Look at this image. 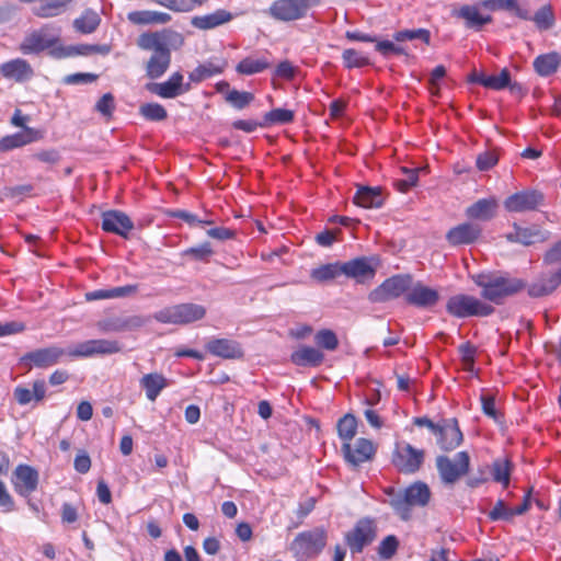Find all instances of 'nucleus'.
<instances>
[{
  "instance_id": "8fccbe9b",
  "label": "nucleus",
  "mask_w": 561,
  "mask_h": 561,
  "mask_svg": "<svg viewBox=\"0 0 561 561\" xmlns=\"http://www.w3.org/2000/svg\"><path fill=\"white\" fill-rule=\"evenodd\" d=\"M533 21L539 30L546 31L554 25V13L550 4L541 7L533 16Z\"/></svg>"
},
{
  "instance_id": "ddd939ff",
  "label": "nucleus",
  "mask_w": 561,
  "mask_h": 561,
  "mask_svg": "<svg viewBox=\"0 0 561 561\" xmlns=\"http://www.w3.org/2000/svg\"><path fill=\"white\" fill-rule=\"evenodd\" d=\"M122 346L114 340H89L80 342L68 350L70 357H92L95 355H111L121 352Z\"/></svg>"
},
{
  "instance_id": "b1692460",
  "label": "nucleus",
  "mask_w": 561,
  "mask_h": 561,
  "mask_svg": "<svg viewBox=\"0 0 561 561\" xmlns=\"http://www.w3.org/2000/svg\"><path fill=\"white\" fill-rule=\"evenodd\" d=\"M469 80L473 83H479L486 89L495 91H500L505 88H510L512 91L516 88L519 89L518 84H511V73L506 68L502 69L499 75H485L483 72H474L470 76Z\"/></svg>"
},
{
  "instance_id": "6ab92c4d",
  "label": "nucleus",
  "mask_w": 561,
  "mask_h": 561,
  "mask_svg": "<svg viewBox=\"0 0 561 561\" xmlns=\"http://www.w3.org/2000/svg\"><path fill=\"white\" fill-rule=\"evenodd\" d=\"M184 77L181 72H173L164 82L153 83L148 89L162 99H174L191 90L190 83L183 82Z\"/></svg>"
},
{
  "instance_id": "f257e3e1",
  "label": "nucleus",
  "mask_w": 561,
  "mask_h": 561,
  "mask_svg": "<svg viewBox=\"0 0 561 561\" xmlns=\"http://www.w3.org/2000/svg\"><path fill=\"white\" fill-rule=\"evenodd\" d=\"M472 279L481 290V296L496 305H501L507 297L514 296L526 288L527 284L522 278L510 275L480 273Z\"/></svg>"
},
{
  "instance_id": "6e6552de",
  "label": "nucleus",
  "mask_w": 561,
  "mask_h": 561,
  "mask_svg": "<svg viewBox=\"0 0 561 561\" xmlns=\"http://www.w3.org/2000/svg\"><path fill=\"white\" fill-rule=\"evenodd\" d=\"M321 0H276L268 10L272 18L283 22L301 20L310 9L318 7Z\"/></svg>"
},
{
  "instance_id": "20e7f679",
  "label": "nucleus",
  "mask_w": 561,
  "mask_h": 561,
  "mask_svg": "<svg viewBox=\"0 0 561 561\" xmlns=\"http://www.w3.org/2000/svg\"><path fill=\"white\" fill-rule=\"evenodd\" d=\"M206 316V308L197 304H179L157 311L152 318L164 324L185 325L202 320Z\"/></svg>"
},
{
  "instance_id": "37998d69",
  "label": "nucleus",
  "mask_w": 561,
  "mask_h": 561,
  "mask_svg": "<svg viewBox=\"0 0 561 561\" xmlns=\"http://www.w3.org/2000/svg\"><path fill=\"white\" fill-rule=\"evenodd\" d=\"M71 1L72 0H45L34 8L33 12L38 18H54L62 13Z\"/></svg>"
},
{
  "instance_id": "7ed1b4c3",
  "label": "nucleus",
  "mask_w": 561,
  "mask_h": 561,
  "mask_svg": "<svg viewBox=\"0 0 561 561\" xmlns=\"http://www.w3.org/2000/svg\"><path fill=\"white\" fill-rule=\"evenodd\" d=\"M60 27L55 24H46L38 30L30 32L20 44V50L24 55L38 54L50 49L49 54L57 49L60 41Z\"/></svg>"
},
{
  "instance_id": "3c124183",
  "label": "nucleus",
  "mask_w": 561,
  "mask_h": 561,
  "mask_svg": "<svg viewBox=\"0 0 561 561\" xmlns=\"http://www.w3.org/2000/svg\"><path fill=\"white\" fill-rule=\"evenodd\" d=\"M92 54H93L92 45L80 44L77 46H68V47L59 46L57 49H55L53 51V57L60 59V58H67V57L77 56V55L89 56Z\"/></svg>"
},
{
  "instance_id": "f704fd0d",
  "label": "nucleus",
  "mask_w": 561,
  "mask_h": 561,
  "mask_svg": "<svg viewBox=\"0 0 561 561\" xmlns=\"http://www.w3.org/2000/svg\"><path fill=\"white\" fill-rule=\"evenodd\" d=\"M14 399L20 405H26L32 400L41 402L46 397V383L44 380H35L32 385V390L23 386H18L13 391Z\"/></svg>"
},
{
  "instance_id": "4c0bfd02",
  "label": "nucleus",
  "mask_w": 561,
  "mask_h": 561,
  "mask_svg": "<svg viewBox=\"0 0 561 561\" xmlns=\"http://www.w3.org/2000/svg\"><path fill=\"white\" fill-rule=\"evenodd\" d=\"M507 239L512 242L531 245L545 241L546 234L536 226L523 228L514 225V231L507 234Z\"/></svg>"
},
{
  "instance_id": "0eeeda50",
  "label": "nucleus",
  "mask_w": 561,
  "mask_h": 561,
  "mask_svg": "<svg viewBox=\"0 0 561 561\" xmlns=\"http://www.w3.org/2000/svg\"><path fill=\"white\" fill-rule=\"evenodd\" d=\"M446 310L453 317L469 318L490 316L494 308L473 296L458 294L447 300Z\"/></svg>"
},
{
  "instance_id": "09e8293b",
  "label": "nucleus",
  "mask_w": 561,
  "mask_h": 561,
  "mask_svg": "<svg viewBox=\"0 0 561 561\" xmlns=\"http://www.w3.org/2000/svg\"><path fill=\"white\" fill-rule=\"evenodd\" d=\"M357 431V421L353 414H346L337 422V433L344 443H350Z\"/></svg>"
},
{
  "instance_id": "2f4dec72",
  "label": "nucleus",
  "mask_w": 561,
  "mask_h": 561,
  "mask_svg": "<svg viewBox=\"0 0 561 561\" xmlns=\"http://www.w3.org/2000/svg\"><path fill=\"white\" fill-rule=\"evenodd\" d=\"M529 507V494H526L523 503L514 508L506 506L504 501L499 500L488 515L491 520H511L514 516L526 513Z\"/></svg>"
},
{
  "instance_id": "338daca9",
  "label": "nucleus",
  "mask_w": 561,
  "mask_h": 561,
  "mask_svg": "<svg viewBox=\"0 0 561 561\" xmlns=\"http://www.w3.org/2000/svg\"><path fill=\"white\" fill-rule=\"evenodd\" d=\"M497 156L492 151H485L478 156L477 168L480 171H488L497 163Z\"/></svg>"
},
{
  "instance_id": "f3484780",
  "label": "nucleus",
  "mask_w": 561,
  "mask_h": 561,
  "mask_svg": "<svg viewBox=\"0 0 561 561\" xmlns=\"http://www.w3.org/2000/svg\"><path fill=\"white\" fill-rule=\"evenodd\" d=\"M439 298L438 290L424 285L422 282L414 283L413 280L408 295H405L407 304L422 309L435 307Z\"/></svg>"
},
{
  "instance_id": "412c9836",
  "label": "nucleus",
  "mask_w": 561,
  "mask_h": 561,
  "mask_svg": "<svg viewBox=\"0 0 561 561\" xmlns=\"http://www.w3.org/2000/svg\"><path fill=\"white\" fill-rule=\"evenodd\" d=\"M542 202V195L537 191H523L508 196L504 206L512 213L534 210Z\"/></svg>"
},
{
  "instance_id": "de8ad7c7",
  "label": "nucleus",
  "mask_w": 561,
  "mask_h": 561,
  "mask_svg": "<svg viewBox=\"0 0 561 561\" xmlns=\"http://www.w3.org/2000/svg\"><path fill=\"white\" fill-rule=\"evenodd\" d=\"M340 274H342V265L339 263H330L313 268L310 276L319 283H323L334 279Z\"/></svg>"
},
{
  "instance_id": "f8f14e48",
  "label": "nucleus",
  "mask_w": 561,
  "mask_h": 561,
  "mask_svg": "<svg viewBox=\"0 0 561 561\" xmlns=\"http://www.w3.org/2000/svg\"><path fill=\"white\" fill-rule=\"evenodd\" d=\"M436 467L442 481L445 484H454L462 476L467 474L470 467V457L467 451H459L454 459L447 456L436 458Z\"/></svg>"
},
{
  "instance_id": "4d7b16f0",
  "label": "nucleus",
  "mask_w": 561,
  "mask_h": 561,
  "mask_svg": "<svg viewBox=\"0 0 561 561\" xmlns=\"http://www.w3.org/2000/svg\"><path fill=\"white\" fill-rule=\"evenodd\" d=\"M139 113L148 121L160 122L167 118L165 108L159 103H146L139 108Z\"/></svg>"
},
{
  "instance_id": "603ef678",
  "label": "nucleus",
  "mask_w": 561,
  "mask_h": 561,
  "mask_svg": "<svg viewBox=\"0 0 561 561\" xmlns=\"http://www.w3.org/2000/svg\"><path fill=\"white\" fill-rule=\"evenodd\" d=\"M344 66L348 69L362 68L370 64L367 56L353 48H347L342 54Z\"/></svg>"
},
{
  "instance_id": "13d9d810",
  "label": "nucleus",
  "mask_w": 561,
  "mask_h": 561,
  "mask_svg": "<svg viewBox=\"0 0 561 561\" xmlns=\"http://www.w3.org/2000/svg\"><path fill=\"white\" fill-rule=\"evenodd\" d=\"M253 99V94L247 91L231 90L226 94V101L238 110L247 107Z\"/></svg>"
},
{
  "instance_id": "4be33fe9",
  "label": "nucleus",
  "mask_w": 561,
  "mask_h": 561,
  "mask_svg": "<svg viewBox=\"0 0 561 561\" xmlns=\"http://www.w3.org/2000/svg\"><path fill=\"white\" fill-rule=\"evenodd\" d=\"M482 233L480 225L474 222H462L453 227L446 233V240L449 244L462 245L476 242Z\"/></svg>"
},
{
  "instance_id": "c9c22d12",
  "label": "nucleus",
  "mask_w": 561,
  "mask_h": 561,
  "mask_svg": "<svg viewBox=\"0 0 561 561\" xmlns=\"http://www.w3.org/2000/svg\"><path fill=\"white\" fill-rule=\"evenodd\" d=\"M127 19L136 25H162L169 23L172 18L165 12L139 10L129 12Z\"/></svg>"
},
{
  "instance_id": "a878e982",
  "label": "nucleus",
  "mask_w": 561,
  "mask_h": 561,
  "mask_svg": "<svg viewBox=\"0 0 561 561\" xmlns=\"http://www.w3.org/2000/svg\"><path fill=\"white\" fill-rule=\"evenodd\" d=\"M206 350L214 356L225 359H237L243 357V350L239 342L230 339H211L206 345Z\"/></svg>"
},
{
  "instance_id": "5701e85b",
  "label": "nucleus",
  "mask_w": 561,
  "mask_h": 561,
  "mask_svg": "<svg viewBox=\"0 0 561 561\" xmlns=\"http://www.w3.org/2000/svg\"><path fill=\"white\" fill-rule=\"evenodd\" d=\"M342 449L346 461L353 466L368 461L375 454L373 443L366 438H358L353 445L344 443Z\"/></svg>"
},
{
  "instance_id": "72a5a7b5",
  "label": "nucleus",
  "mask_w": 561,
  "mask_h": 561,
  "mask_svg": "<svg viewBox=\"0 0 561 561\" xmlns=\"http://www.w3.org/2000/svg\"><path fill=\"white\" fill-rule=\"evenodd\" d=\"M497 207L499 204L494 197L482 198L469 206L466 215L470 219L488 221L495 216Z\"/></svg>"
},
{
  "instance_id": "0e129e2a",
  "label": "nucleus",
  "mask_w": 561,
  "mask_h": 561,
  "mask_svg": "<svg viewBox=\"0 0 561 561\" xmlns=\"http://www.w3.org/2000/svg\"><path fill=\"white\" fill-rule=\"evenodd\" d=\"M184 253L186 255H191L193 259L197 261H207L208 257L213 255L214 251L211 249L210 243L205 242L197 247L187 249Z\"/></svg>"
},
{
  "instance_id": "a211bd4d",
  "label": "nucleus",
  "mask_w": 561,
  "mask_h": 561,
  "mask_svg": "<svg viewBox=\"0 0 561 561\" xmlns=\"http://www.w3.org/2000/svg\"><path fill=\"white\" fill-rule=\"evenodd\" d=\"M38 481L39 474L35 468L28 465L16 466L12 477V484L19 495L30 496L37 489Z\"/></svg>"
},
{
  "instance_id": "e2e57ef3",
  "label": "nucleus",
  "mask_w": 561,
  "mask_h": 561,
  "mask_svg": "<svg viewBox=\"0 0 561 561\" xmlns=\"http://www.w3.org/2000/svg\"><path fill=\"white\" fill-rule=\"evenodd\" d=\"M375 43L376 50L385 58H389L391 55H407L404 47L396 45L390 41H377Z\"/></svg>"
},
{
  "instance_id": "bf43d9fd",
  "label": "nucleus",
  "mask_w": 561,
  "mask_h": 561,
  "mask_svg": "<svg viewBox=\"0 0 561 561\" xmlns=\"http://www.w3.org/2000/svg\"><path fill=\"white\" fill-rule=\"evenodd\" d=\"M402 171L404 173V178L403 179H397L394 181V186L401 193H405L410 188H412L413 186L416 185L417 180H419V175H417V170L416 169L409 170V169L402 168Z\"/></svg>"
},
{
  "instance_id": "49530a36",
  "label": "nucleus",
  "mask_w": 561,
  "mask_h": 561,
  "mask_svg": "<svg viewBox=\"0 0 561 561\" xmlns=\"http://www.w3.org/2000/svg\"><path fill=\"white\" fill-rule=\"evenodd\" d=\"M492 478L495 482L501 483L504 488L510 485L511 481V462L505 458L495 459L491 467Z\"/></svg>"
},
{
  "instance_id": "393cba45",
  "label": "nucleus",
  "mask_w": 561,
  "mask_h": 561,
  "mask_svg": "<svg viewBox=\"0 0 561 561\" xmlns=\"http://www.w3.org/2000/svg\"><path fill=\"white\" fill-rule=\"evenodd\" d=\"M0 73L5 79L25 82L33 78L34 70L27 60L15 58L1 64Z\"/></svg>"
},
{
  "instance_id": "c756f323",
  "label": "nucleus",
  "mask_w": 561,
  "mask_h": 561,
  "mask_svg": "<svg viewBox=\"0 0 561 561\" xmlns=\"http://www.w3.org/2000/svg\"><path fill=\"white\" fill-rule=\"evenodd\" d=\"M232 14L224 9H218L205 15H196L191 20L192 26L198 30H211L224 25L232 20Z\"/></svg>"
},
{
  "instance_id": "7c9ffc66",
  "label": "nucleus",
  "mask_w": 561,
  "mask_h": 561,
  "mask_svg": "<svg viewBox=\"0 0 561 561\" xmlns=\"http://www.w3.org/2000/svg\"><path fill=\"white\" fill-rule=\"evenodd\" d=\"M561 284V273H548L528 286V295L533 298L550 295Z\"/></svg>"
},
{
  "instance_id": "c85d7f7f",
  "label": "nucleus",
  "mask_w": 561,
  "mask_h": 561,
  "mask_svg": "<svg viewBox=\"0 0 561 561\" xmlns=\"http://www.w3.org/2000/svg\"><path fill=\"white\" fill-rule=\"evenodd\" d=\"M436 435H438L439 447L446 451L457 448L462 442V433L456 420L439 426Z\"/></svg>"
},
{
  "instance_id": "052dcab7",
  "label": "nucleus",
  "mask_w": 561,
  "mask_h": 561,
  "mask_svg": "<svg viewBox=\"0 0 561 561\" xmlns=\"http://www.w3.org/2000/svg\"><path fill=\"white\" fill-rule=\"evenodd\" d=\"M399 547V541L396 536L389 535L380 542L378 547V554L381 559H391Z\"/></svg>"
},
{
  "instance_id": "864d4df0",
  "label": "nucleus",
  "mask_w": 561,
  "mask_h": 561,
  "mask_svg": "<svg viewBox=\"0 0 561 561\" xmlns=\"http://www.w3.org/2000/svg\"><path fill=\"white\" fill-rule=\"evenodd\" d=\"M431 34L430 31L425 28H415V30H402L398 31L393 34V39L396 42H405V41H414L421 39L425 44H430Z\"/></svg>"
},
{
  "instance_id": "1a4fd4ad",
  "label": "nucleus",
  "mask_w": 561,
  "mask_h": 561,
  "mask_svg": "<svg viewBox=\"0 0 561 561\" xmlns=\"http://www.w3.org/2000/svg\"><path fill=\"white\" fill-rule=\"evenodd\" d=\"M377 524L375 519L364 517L358 519L354 527L344 535V540L352 554L362 553L365 547L375 541Z\"/></svg>"
},
{
  "instance_id": "a19ab883",
  "label": "nucleus",
  "mask_w": 561,
  "mask_h": 561,
  "mask_svg": "<svg viewBox=\"0 0 561 561\" xmlns=\"http://www.w3.org/2000/svg\"><path fill=\"white\" fill-rule=\"evenodd\" d=\"M354 203L364 208H379L383 204L380 188L359 187L354 196Z\"/></svg>"
},
{
  "instance_id": "680f3d73",
  "label": "nucleus",
  "mask_w": 561,
  "mask_h": 561,
  "mask_svg": "<svg viewBox=\"0 0 561 561\" xmlns=\"http://www.w3.org/2000/svg\"><path fill=\"white\" fill-rule=\"evenodd\" d=\"M115 110V99L112 93H105L95 104V111L110 119Z\"/></svg>"
},
{
  "instance_id": "39448f33",
  "label": "nucleus",
  "mask_w": 561,
  "mask_h": 561,
  "mask_svg": "<svg viewBox=\"0 0 561 561\" xmlns=\"http://www.w3.org/2000/svg\"><path fill=\"white\" fill-rule=\"evenodd\" d=\"M137 45L144 50H153V53L171 51L180 49L184 45V36L174 30L163 28L141 34L137 39Z\"/></svg>"
},
{
  "instance_id": "ea45409f",
  "label": "nucleus",
  "mask_w": 561,
  "mask_h": 561,
  "mask_svg": "<svg viewBox=\"0 0 561 561\" xmlns=\"http://www.w3.org/2000/svg\"><path fill=\"white\" fill-rule=\"evenodd\" d=\"M561 64V56L551 51L542 54L534 59V69L540 77H549L553 75Z\"/></svg>"
},
{
  "instance_id": "bb28decb",
  "label": "nucleus",
  "mask_w": 561,
  "mask_h": 561,
  "mask_svg": "<svg viewBox=\"0 0 561 561\" xmlns=\"http://www.w3.org/2000/svg\"><path fill=\"white\" fill-rule=\"evenodd\" d=\"M228 67V61L224 58H210L198 65L188 73V79L193 83L203 82L209 78L220 75Z\"/></svg>"
},
{
  "instance_id": "2eb2a0df",
  "label": "nucleus",
  "mask_w": 561,
  "mask_h": 561,
  "mask_svg": "<svg viewBox=\"0 0 561 561\" xmlns=\"http://www.w3.org/2000/svg\"><path fill=\"white\" fill-rule=\"evenodd\" d=\"M65 356H68V350L53 345L26 353L22 356L21 362L28 365L30 368L45 369L60 363Z\"/></svg>"
},
{
  "instance_id": "9d476101",
  "label": "nucleus",
  "mask_w": 561,
  "mask_h": 561,
  "mask_svg": "<svg viewBox=\"0 0 561 561\" xmlns=\"http://www.w3.org/2000/svg\"><path fill=\"white\" fill-rule=\"evenodd\" d=\"M425 459V451L404 440L397 442L392 453V465L402 473L417 472Z\"/></svg>"
},
{
  "instance_id": "58836bf2",
  "label": "nucleus",
  "mask_w": 561,
  "mask_h": 561,
  "mask_svg": "<svg viewBox=\"0 0 561 561\" xmlns=\"http://www.w3.org/2000/svg\"><path fill=\"white\" fill-rule=\"evenodd\" d=\"M171 64V51L153 53L146 65V75L150 79L162 77Z\"/></svg>"
},
{
  "instance_id": "6e6d98bb",
  "label": "nucleus",
  "mask_w": 561,
  "mask_h": 561,
  "mask_svg": "<svg viewBox=\"0 0 561 561\" xmlns=\"http://www.w3.org/2000/svg\"><path fill=\"white\" fill-rule=\"evenodd\" d=\"M314 342L318 346L327 351H335L339 346L336 334L330 329H322L314 335Z\"/></svg>"
},
{
  "instance_id": "423d86ee",
  "label": "nucleus",
  "mask_w": 561,
  "mask_h": 561,
  "mask_svg": "<svg viewBox=\"0 0 561 561\" xmlns=\"http://www.w3.org/2000/svg\"><path fill=\"white\" fill-rule=\"evenodd\" d=\"M327 545V533L323 528H316L300 533L290 545V550L298 560H308L317 557Z\"/></svg>"
},
{
  "instance_id": "69168bd1",
  "label": "nucleus",
  "mask_w": 561,
  "mask_h": 561,
  "mask_svg": "<svg viewBox=\"0 0 561 561\" xmlns=\"http://www.w3.org/2000/svg\"><path fill=\"white\" fill-rule=\"evenodd\" d=\"M122 319H123L124 331L136 330L138 328L144 327L145 324H147L150 321L149 317H144V316H139V314L123 317Z\"/></svg>"
},
{
  "instance_id": "f03ea898",
  "label": "nucleus",
  "mask_w": 561,
  "mask_h": 561,
  "mask_svg": "<svg viewBox=\"0 0 561 561\" xmlns=\"http://www.w3.org/2000/svg\"><path fill=\"white\" fill-rule=\"evenodd\" d=\"M385 493L389 496V505L403 520L411 518L412 507L426 506L432 496L428 485L422 481H416L402 491L388 488Z\"/></svg>"
},
{
  "instance_id": "4468645a",
  "label": "nucleus",
  "mask_w": 561,
  "mask_h": 561,
  "mask_svg": "<svg viewBox=\"0 0 561 561\" xmlns=\"http://www.w3.org/2000/svg\"><path fill=\"white\" fill-rule=\"evenodd\" d=\"M378 260L374 256H360L342 263V274L359 284L371 280L377 272Z\"/></svg>"
},
{
  "instance_id": "cd10ccee",
  "label": "nucleus",
  "mask_w": 561,
  "mask_h": 561,
  "mask_svg": "<svg viewBox=\"0 0 561 561\" xmlns=\"http://www.w3.org/2000/svg\"><path fill=\"white\" fill-rule=\"evenodd\" d=\"M44 137L41 130L32 127H25L23 131L4 136L0 139V151H9L15 148L23 147L34 141L41 140Z\"/></svg>"
},
{
  "instance_id": "9b49d317",
  "label": "nucleus",
  "mask_w": 561,
  "mask_h": 561,
  "mask_svg": "<svg viewBox=\"0 0 561 561\" xmlns=\"http://www.w3.org/2000/svg\"><path fill=\"white\" fill-rule=\"evenodd\" d=\"M412 276L409 274H399L385 279L378 287L368 295L370 302H386L402 295H408L412 285Z\"/></svg>"
},
{
  "instance_id": "dca6fc26",
  "label": "nucleus",
  "mask_w": 561,
  "mask_h": 561,
  "mask_svg": "<svg viewBox=\"0 0 561 561\" xmlns=\"http://www.w3.org/2000/svg\"><path fill=\"white\" fill-rule=\"evenodd\" d=\"M101 227L105 232L128 239L135 226L127 214L122 210H107L102 214Z\"/></svg>"
},
{
  "instance_id": "79ce46f5",
  "label": "nucleus",
  "mask_w": 561,
  "mask_h": 561,
  "mask_svg": "<svg viewBox=\"0 0 561 561\" xmlns=\"http://www.w3.org/2000/svg\"><path fill=\"white\" fill-rule=\"evenodd\" d=\"M138 291V285H125L110 289H98L85 295L88 300L113 299L128 297Z\"/></svg>"
},
{
  "instance_id": "473e14b6",
  "label": "nucleus",
  "mask_w": 561,
  "mask_h": 561,
  "mask_svg": "<svg viewBox=\"0 0 561 561\" xmlns=\"http://www.w3.org/2000/svg\"><path fill=\"white\" fill-rule=\"evenodd\" d=\"M139 386L145 391L147 399L154 402L162 390L169 386V380L162 374L150 373L140 378Z\"/></svg>"
},
{
  "instance_id": "774afa93",
  "label": "nucleus",
  "mask_w": 561,
  "mask_h": 561,
  "mask_svg": "<svg viewBox=\"0 0 561 561\" xmlns=\"http://www.w3.org/2000/svg\"><path fill=\"white\" fill-rule=\"evenodd\" d=\"M482 410L485 415L493 419L494 421H500V414L495 408V400L492 396L482 394L481 396Z\"/></svg>"
},
{
  "instance_id": "c03bdc74",
  "label": "nucleus",
  "mask_w": 561,
  "mask_h": 561,
  "mask_svg": "<svg viewBox=\"0 0 561 561\" xmlns=\"http://www.w3.org/2000/svg\"><path fill=\"white\" fill-rule=\"evenodd\" d=\"M100 22V15L95 11L85 10L73 21V26L79 33L91 34L98 28Z\"/></svg>"
},
{
  "instance_id": "a18cd8bd",
  "label": "nucleus",
  "mask_w": 561,
  "mask_h": 561,
  "mask_svg": "<svg viewBox=\"0 0 561 561\" xmlns=\"http://www.w3.org/2000/svg\"><path fill=\"white\" fill-rule=\"evenodd\" d=\"M270 66L271 62L264 57H247L237 65L236 70L238 73L251 76L264 71Z\"/></svg>"
},
{
  "instance_id": "5fc2aeb1",
  "label": "nucleus",
  "mask_w": 561,
  "mask_h": 561,
  "mask_svg": "<svg viewBox=\"0 0 561 561\" xmlns=\"http://www.w3.org/2000/svg\"><path fill=\"white\" fill-rule=\"evenodd\" d=\"M294 117V112L290 110L274 108L264 115V125L289 124Z\"/></svg>"
},
{
  "instance_id": "aec40b11",
  "label": "nucleus",
  "mask_w": 561,
  "mask_h": 561,
  "mask_svg": "<svg viewBox=\"0 0 561 561\" xmlns=\"http://www.w3.org/2000/svg\"><path fill=\"white\" fill-rule=\"evenodd\" d=\"M454 18L461 19L467 28L480 31L484 25L492 22L490 14L481 12L478 4H463L451 12Z\"/></svg>"
},
{
  "instance_id": "e433bc0d",
  "label": "nucleus",
  "mask_w": 561,
  "mask_h": 561,
  "mask_svg": "<svg viewBox=\"0 0 561 561\" xmlns=\"http://www.w3.org/2000/svg\"><path fill=\"white\" fill-rule=\"evenodd\" d=\"M290 360L297 366L317 367L324 360V354L312 346H300L290 355Z\"/></svg>"
}]
</instances>
